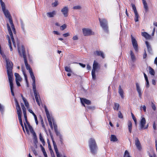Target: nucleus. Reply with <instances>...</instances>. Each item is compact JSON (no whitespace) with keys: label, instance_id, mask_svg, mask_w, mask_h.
<instances>
[{"label":"nucleus","instance_id":"nucleus-1","mask_svg":"<svg viewBox=\"0 0 157 157\" xmlns=\"http://www.w3.org/2000/svg\"><path fill=\"white\" fill-rule=\"evenodd\" d=\"M17 49L19 55L21 57H23V58L24 63L26 69L29 70V71L32 70L30 67V65L28 63L27 59V55L26 54L25 48L24 45H22L21 48L18 44Z\"/></svg>","mask_w":157,"mask_h":157},{"label":"nucleus","instance_id":"nucleus-2","mask_svg":"<svg viewBox=\"0 0 157 157\" xmlns=\"http://www.w3.org/2000/svg\"><path fill=\"white\" fill-rule=\"evenodd\" d=\"M14 101L15 103L16 108L17 110V114L18 115L19 123L22 127L23 131L24 132H25L24 126L23 124L21 119L22 111L21 107L20 106L16 98L14 99Z\"/></svg>","mask_w":157,"mask_h":157},{"label":"nucleus","instance_id":"nucleus-3","mask_svg":"<svg viewBox=\"0 0 157 157\" xmlns=\"http://www.w3.org/2000/svg\"><path fill=\"white\" fill-rule=\"evenodd\" d=\"M6 67L7 71V74L9 79H13V75L12 70L13 64L12 62L9 59H6Z\"/></svg>","mask_w":157,"mask_h":157},{"label":"nucleus","instance_id":"nucleus-4","mask_svg":"<svg viewBox=\"0 0 157 157\" xmlns=\"http://www.w3.org/2000/svg\"><path fill=\"white\" fill-rule=\"evenodd\" d=\"M89 145L91 153L93 155L96 154L97 152L98 146L94 139L90 138L88 142Z\"/></svg>","mask_w":157,"mask_h":157},{"label":"nucleus","instance_id":"nucleus-5","mask_svg":"<svg viewBox=\"0 0 157 157\" xmlns=\"http://www.w3.org/2000/svg\"><path fill=\"white\" fill-rule=\"evenodd\" d=\"M99 68L100 65L97 62L94 60L93 64V69L91 72L92 78L94 80L96 79L95 71L97 69Z\"/></svg>","mask_w":157,"mask_h":157},{"label":"nucleus","instance_id":"nucleus-6","mask_svg":"<svg viewBox=\"0 0 157 157\" xmlns=\"http://www.w3.org/2000/svg\"><path fill=\"white\" fill-rule=\"evenodd\" d=\"M100 25L104 30L106 32L108 31V26L107 21L105 18L101 19L99 18Z\"/></svg>","mask_w":157,"mask_h":157},{"label":"nucleus","instance_id":"nucleus-7","mask_svg":"<svg viewBox=\"0 0 157 157\" xmlns=\"http://www.w3.org/2000/svg\"><path fill=\"white\" fill-rule=\"evenodd\" d=\"M131 37L133 47L135 51L137 52H138V45L137 41L132 35H131Z\"/></svg>","mask_w":157,"mask_h":157},{"label":"nucleus","instance_id":"nucleus-8","mask_svg":"<svg viewBox=\"0 0 157 157\" xmlns=\"http://www.w3.org/2000/svg\"><path fill=\"white\" fill-rule=\"evenodd\" d=\"M82 32L83 34L85 36H89L94 35V33L90 29H82Z\"/></svg>","mask_w":157,"mask_h":157},{"label":"nucleus","instance_id":"nucleus-9","mask_svg":"<svg viewBox=\"0 0 157 157\" xmlns=\"http://www.w3.org/2000/svg\"><path fill=\"white\" fill-rule=\"evenodd\" d=\"M7 27L8 30L10 35L11 38V39L13 45L14 47L16 48V44L15 42V40L13 38V33L8 23L7 24Z\"/></svg>","mask_w":157,"mask_h":157},{"label":"nucleus","instance_id":"nucleus-10","mask_svg":"<svg viewBox=\"0 0 157 157\" xmlns=\"http://www.w3.org/2000/svg\"><path fill=\"white\" fill-rule=\"evenodd\" d=\"M80 100L82 104L84 106H85L84 103L87 105H90L91 103L90 101L85 98H81Z\"/></svg>","mask_w":157,"mask_h":157},{"label":"nucleus","instance_id":"nucleus-11","mask_svg":"<svg viewBox=\"0 0 157 157\" xmlns=\"http://www.w3.org/2000/svg\"><path fill=\"white\" fill-rule=\"evenodd\" d=\"M13 79H9L10 84V88L12 95L13 96H14V94L13 91Z\"/></svg>","mask_w":157,"mask_h":157},{"label":"nucleus","instance_id":"nucleus-12","mask_svg":"<svg viewBox=\"0 0 157 157\" xmlns=\"http://www.w3.org/2000/svg\"><path fill=\"white\" fill-rule=\"evenodd\" d=\"M135 144L137 148L139 150H140L142 149L140 141L139 140V139L137 137L136 138L135 140Z\"/></svg>","mask_w":157,"mask_h":157},{"label":"nucleus","instance_id":"nucleus-13","mask_svg":"<svg viewBox=\"0 0 157 157\" xmlns=\"http://www.w3.org/2000/svg\"><path fill=\"white\" fill-rule=\"evenodd\" d=\"M94 54L95 55L100 56L103 59L104 58L105 56L103 52L100 51H96L94 52Z\"/></svg>","mask_w":157,"mask_h":157},{"label":"nucleus","instance_id":"nucleus-14","mask_svg":"<svg viewBox=\"0 0 157 157\" xmlns=\"http://www.w3.org/2000/svg\"><path fill=\"white\" fill-rule=\"evenodd\" d=\"M61 11L65 17H67L68 16V9L67 7L65 6L62 9Z\"/></svg>","mask_w":157,"mask_h":157},{"label":"nucleus","instance_id":"nucleus-15","mask_svg":"<svg viewBox=\"0 0 157 157\" xmlns=\"http://www.w3.org/2000/svg\"><path fill=\"white\" fill-rule=\"evenodd\" d=\"M136 90L139 94V96L140 98H141L142 94L141 90L140 87L138 83H136Z\"/></svg>","mask_w":157,"mask_h":157},{"label":"nucleus","instance_id":"nucleus-16","mask_svg":"<svg viewBox=\"0 0 157 157\" xmlns=\"http://www.w3.org/2000/svg\"><path fill=\"white\" fill-rule=\"evenodd\" d=\"M9 21L10 23V24L12 28V29L13 31V32L14 33H16V32L15 29V28L14 27V24L13 23V20L12 19V17H10V18H8Z\"/></svg>","mask_w":157,"mask_h":157},{"label":"nucleus","instance_id":"nucleus-17","mask_svg":"<svg viewBox=\"0 0 157 157\" xmlns=\"http://www.w3.org/2000/svg\"><path fill=\"white\" fill-rule=\"evenodd\" d=\"M53 143L54 146V148L57 155V157H60V155L59 152L58 148H57V147L56 145V143L53 140Z\"/></svg>","mask_w":157,"mask_h":157},{"label":"nucleus","instance_id":"nucleus-18","mask_svg":"<svg viewBox=\"0 0 157 157\" xmlns=\"http://www.w3.org/2000/svg\"><path fill=\"white\" fill-rule=\"evenodd\" d=\"M146 121L145 118L144 117H142L140 121V128L142 129L144 127L145 124H146Z\"/></svg>","mask_w":157,"mask_h":157},{"label":"nucleus","instance_id":"nucleus-19","mask_svg":"<svg viewBox=\"0 0 157 157\" xmlns=\"http://www.w3.org/2000/svg\"><path fill=\"white\" fill-rule=\"evenodd\" d=\"M129 53L131 56V60L133 62H134L136 60V58L134 53L132 50H131L130 51Z\"/></svg>","mask_w":157,"mask_h":157},{"label":"nucleus","instance_id":"nucleus-20","mask_svg":"<svg viewBox=\"0 0 157 157\" xmlns=\"http://www.w3.org/2000/svg\"><path fill=\"white\" fill-rule=\"evenodd\" d=\"M145 43L147 48L148 52L149 53H151L152 52V49L151 46L148 41H146Z\"/></svg>","mask_w":157,"mask_h":157},{"label":"nucleus","instance_id":"nucleus-21","mask_svg":"<svg viewBox=\"0 0 157 157\" xmlns=\"http://www.w3.org/2000/svg\"><path fill=\"white\" fill-rule=\"evenodd\" d=\"M118 93L121 98L122 99H123L124 97V91L123 89L121 88V85H120L119 86Z\"/></svg>","mask_w":157,"mask_h":157},{"label":"nucleus","instance_id":"nucleus-22","mask_svg":"<svg viewBox=\"0 0 157 157\" xmlns=\"http://www.w3.org/2000/svg\"><path fill=\"white\" fill-rule=\"evenodd\" d=\"M21 95L25 106L27 108H28L29 106V105L28 102L22 94H21Z\"/></svg>","mask_w":157,"mask_h":157},{"label":"nucleus","instance_id":"nucleus-23","mask_svg":"<svg viewBox=\"0 0 157 157\" xmlns=\"http://www.w3.org/2000/svg\"><path fill=\"white\" fill-rule=\"evenodd\" d=\"M143 4L144 5V7L145 9V12H147L148 10V7L145 0H142Z\"/></svg>","mask_w":157,"mask_h":157},{"label":"nucleus","instance_id":"nucleus-24","mask_svg":"<svg viewBox=\"0 0 157 157\" xmlns=\"http://www.w3.org/2000/svg\"><path fill=\"white\" fill-rule=\"evenodd\" d=\"M3 12L6 18H10V17H11L10 13L7 10L5 9L4 10H3Z\"/></svg>","mask_w":157,"mask_h":157},{"label":"nucleus","instance_id":"nucleus-25","mask_svg":"<svg viewBox=\"0 0 157 157\" xmlns=\"http://www.w3.org/2000/svg\"><path fill=\"white\" fill-rule=\"evenodd\" d=\"M128 126L129 132L130 133H131L132 129V124L130 121H128Z\"/></svg>","mask_w":157,"mask_h":157},{"label":"nucleus","instance_id":"nucleus-26","mask_svg":"<svg viewBox=\"0 0 157 157\" xmlns=\"http://www.w3.org/2000/svg\"><path fill=\"white\" fill-rule=\"evenodd\" d=\"M141 35L147 39H149L150 37V35L146 32H142L141 33Z\"/></svg>","mask_w":157,"mask_h":157},{"label":"nucleus","instance_id":"nucleus-27","mask_svg":"<svg viewBox=\"0 0 157 157\" xmlns=\"http://www.w3.org/2000/svg\"><path fill=\"white\" fill-rule=\"evenodd\" d=\"M55 14L56 12L55 11H53L52 12H48L47 13V16L49 17H53Z\"/></svg>","mask_w":157,"mask_h":157},{"label":"nucleus","instance_id":"nucleus-28","mask_svg":"<svg viewBox=\"0 0 157 157\" xmlns=\"http://www.w3.org/2000/svg\"><path fill=\"white\" fill-rule=\"evenodd\" d=\"M21 105L22 109L24 115H26V109L23 103H21Z\"/></svg>","mask_w":157,"mask_h":157},{"label":"nucleus","instance_id":"nucleus-29","mask_svg":"<svg viewBox=\"0 0 157 157\" xmlns=\"http://www.w3.org/2000/svg\"><path fill=\"white\" fill-rule=\"evenodd\" d=\"M118 140L117 139L115 135H111L110 137V140L113 142H116Z\"/></svg>","mask_w":157,"mask_h":157},{"label":"nucleus","instance_id":"nucleus-30","mask_svg":"<svg viewBox=\"0 0 157 157\" xmlns=\"http://www.w3.org/2000/svg\"><path fill=\"white\" fill-rule=\"evenodd\" d=\"M120 105L118 103H114L113 108L114 110H118Z\"/></svg>","mask_w":157,"mask_h":157},{"label":"nucleus","instance_id":"nucleus-31","mask_svg":"<svg viewBox=\"0 0 157 157\" xmlns=\"http://www.w3.org/2000/svg\"><path fill=\"white\" fill-rule=\"evenodd\" d=\"M31 132L33 133V135L34 136V142L36 144L37 143V137L36 135V133L35 132L33 131V130H32V131H31Z\"/></svg>","mask_w":157,"mask_h":157},{"label":"nucleus","instance_id":"nucleus-32","mask_svg":"<svg viewBox=\"0 0 157 157\" xmlns=\"http://www.w3.org/2000/svg\"><path fill=\"white\" fill-rule=\"evenodd\" d=\"M14 75L16 77V81L17 80V81H20L21 80V78L18 73H15Z\"/></svg>","mask_w":157,"mask_h":157},{"label":"nucleus","instance_id":"nucleus-33","mask_svg":"<svg viewBox=\"0 0 157 157\" xmlns=\"http://www.w3.org/2000/svg\"><path fill=\"white\" fill-rule=\"evenodd\" d=\"M44 109H45V112L46 113V115L47 118H48L51 117L49 114L48 111V109H47V107L46 106H44Z\"/></svg>","mask_w":157,"mask_h":157},{"label":"nucleus","instance_id":"nucleus-34","mask_svg":"<svg viewBox=\"0 0 157 157\" xmlns=\"http://www.w3.org/2000/svg\"><path fill=\"white\" fill-rule=\"evenodd\" d=\"M8 41L9 43V45L10 48V50L11 51H13V49L11 46V42L9 36H8Z\"/></svg>","mask_w":157,"mask_h":157},{"label":"nucleus","instance_id":"nucleus-35","mask_svg":"<svg viewBox=\"0 0 157 157\" xmlns=\"http://www.w3.org/2000/svg\"><path fill=\"white\" fill-rule=\"evenodd\" d=\"M135 14V18L134 20L135 22H137L138 21V18L139 17V15L138 13V12L134 13Z\"/></svg>","mask_w":157,"mask_h":157},{"label":"nucleus","instance_id":"nucleus-36","mask_svg":"<svg viewBox=\"0 0 157 157\" xmlns=\"http://www.w3.org/2000/svg\"><path fill=\"white\" fill-rule=\"evenodd\" d=\"M48 120L49 124V125L51 127V129H53V126L52 121V119L51 118V117L48 118Z\"/></svg>","mask_w":157,"mask_h":157},{"label":"nucleus","instance_id":"nucleus-37","mask_svg":"<svg viewBox=\"0 0 157 157\" xmlns=\"http://www.w3.org/2000/svg\"><path fill=\"white\" fill-rule=\"evenodd\" d=\"M24 118H25V121L26 124H27L28 126L29 127H30L31 126H30V123L29 122V121H28L27 114L25 115H24Z\"/></svg>","mask_w":157,"mask_h":157},{"label":"nucleus","instance_id":"nucleus-38","mask_svg":"<svg viewBox=\"0 0 157 157\" xmlns=\"http://www.w3.org/2000/svg\"><path fill=\"white\" fill-rule=\"evenodd\" d=\"M33 91L34 94L36 93H38L37 92L36 90V86L35 85V82H33Z\"/></svg>","mask_w":157,"mask_h":157},{"label":"nucleus","instance_id":"nucleus-39","mask_svg":"<svg viewBox=\"0 0 157 157\" xmlns=\"http://www.w3.org/2000/svg\"><path fill=\"white\" fill-rule=\"evenodd\" d=\"M149 73L151 75H154L155 74V72L154 70L153 69H152L151 67H149Z\"/></svg>","mask_w":157,"mask_h":157},{"label":"nucleus","instance_id":"nucleus-40","mask_svg":"<svg viewBox=\"0 0 157 157\" xmlns=\"http://www.w3.org/2000/svg\"><path fill=\"white\" fill-rule=\"evenodd\" d=\"M39 138L40 141L43 144L45 143V141L41 134H40L39 135Z\"/></svg>","mask_w":157,"mask_h":157},{"label":"nucleus","instance_id":"nucleus-41","mask_svg":"<svg viewBox=\"0 0 157 157\" xmlns=\"http://www.w3.org/2000/svg\"><path fill=\"white\" fill-rule=\"evenodd\" d=\"M124 157H131L127 150L125 151Z\"/></svg>","mask_w":157,"mask_h":157},{"label":"nucleus","instance_id":"nucleus-42","mask_svg":"<svg viewBox=\"0 0 157 157\" xmlns=\"http://www.w3.org/2000/svg\"><path fill=\"white\" fill-rule=\"evenodd\" d=\"M131 114L132 118L133 120V121H134L135 124H136L137 120H136V118L135 117L134 115L132 113H131Z\"/></svg>","mask_w":157,"mask_h":157},{"label":"nucleus","instance_id":"nucleus-43","mask_svg":"<svg viewBox=\"0 0 157 157\" xmlns=\"http://www.w3.org/2000/svg\"><path fill=\"white\" fill-rule=\"evenodd\" d=\"M118 117L120 118L121 119H123V116L121 113V111H119L118 112Z\"/></svg>","mask_w":157,"mask_h":157},{"label":"nucleus","instance_id":"nucleus-44","mask_svg":"<svg viewBox=\"0 0 157 157\" xmlns=\"http://www.w3.org/2000/svg\"><path fill=\"white\" fill-rule=\"evenodd\" d=\"M22 72L24 75V77L25 78V79L26 81V82L27 83H28V79H27V76L25 73V71L24 70H22Z\"/></svg>","mask_w":157,"mask_h":157},{"label":"nucleus","instance_id":"nucleus-45","mask_svg":"<svg viewBox=\"0 0 157 157\" xmlns=\"http://www.w3.org/2000/svg\"><path fill=\"white\" fill-rule=\"evenodd\" d=\"M65 71L67 72H71V70L70 68L69 67H65Z\"/></svg>","mask_w":157,"mask_h":157},{"label":"nucleus","instance_id":"nucleus-46","mask_svg":"<svg viewBox=\"0 0 157 157\" xmlns=\"http://www.w3.org/2000/svg\"><path fill=\"white\" fill-rule=\"evenodd\" d=\"M1 6L2 7V10H4L6 9H5V4L3 2H0Z\"/></svg>","mask_w":157,"mask_h":157},{"label":"nucleus","instance_id":"nucleus-47","mask_svg":"<svg viewBox=\"0 0 157 157\" xmlns=\"http://www.w3.org/2000/svg\"><path fill=\"white\" fill-rule=\"evenodd\" d=\"M132 8L133 10L134 13L137 12L136 8L134 4H132Z\"/></svg>","mask_w":157,"mask_h":157},{"label":"nucleus","instance_id":"nucleus-48","mask_svg":"<svg viewBox=\"0 0 157 157\" xmlns=\"http://www.w3.org/2000/svg\"><path fill=\"white\" fill-rule=\"evenodd\" d=\"M66 28V25L65 24H63L62 25L60 26V29L62 30H63L65 29Z\"/></svg>","mask_w":157,"mask_h":157},{"label":"nucleus","instance_id":"nucleus-49","mask_svg":"<svg viewBox=\"0 0 157 157\" xmlns=\"http://www.w3.org/2000/svg\"><path fill=\"white\" fill-rule=\"evenodd\" d=\"M34 95L36 100V99H39V98H40V95L38 93L34 94Z\"/></svg>","mask_w":157,"mask_h":157},{"label":"nucleus","instance_id":"nucleus-50","mask_svg":"<svg viewBox=\"0 0 157 157\" xmlns=\"http://www.w3.org/2000/svg\"><path fill=\"white\" fill-rule=\"evenodd\" d=\"M55 132L56 133V135L57 136H59V137H60V136H61L60 134V132L58 131V130H55Z\"/></svg>","mask_w":157,"mask_h":157},{"label":"nucleus","instance_id":"nucleus-51","mask_svg":"<svg viewBox=\"0 0 157 157\" xmlns=\"http://www.w3.org/2000/svg\"><path fill=\"white\" fill-rule=\"evenodd\" d=\"M34 118L35 121L36 122V125L38 124V121L37 120V117L36 115H35V116H34Z\"/></svg>","mask_w":157,"mask_h":157},{"label":"nucleus","instance_id":"nucleus-52","mask_svg":"<svg viewBox=\"0 0 157 157\" xmlns=\"http://www.w3.org/2000/svg\"><path fill=\"white\" fill-rule=\"evenodd\" d=\"M81 8V6H75L73 7V9L74 10L80 9Z\"/></svg>","mask_w":157,"mask_h":157},{"label":"nucleus","instance_id":"nucleus-53","mask_svg":"<svg viewBox=\"0 0 157 157\" xmlns=\"http://www.w3.org/2000/svg\"><path fill=\"white\" fill-rule=\"evenodd\" d=\"M147 56V54L146 53V51L145 50H144V54L143 55V58L144 59H145Z\"/></svg>","mask_w":157,"mask_h":157},{"label":"nucleus","instance_id":"nucleus-54","mask_svg":"<svg viewBox=\"0 0 157 157\" xmlns=\"http://www.w3.org/2000/svg\"><path fill=\"white\" fill-rule=\"evenodd\" d=\"M36 102L37 104L39 106H40V101L41 102V101L40 98H39V99H36Z\"/></svg>","mask_w":157,"mask_h":157},{"label":"nucleus","instance_id":"nucleus-55","mask_svg":"<svg viewBox=\"0 0 157 157\" xmlns=\"http://www.w3.org/2000/svg\"><path fill=\"white\" fill-rule=\"evenodd\" d=\"M36 102L37 104L39 106H40V101L41 102V101L40 98H39V99H36Z\"/></svg>","mask_w":157,"mask_h":157},{"label":"nucleus","instance_id":"nucleus-56","mask_svg":"<svg viewBox=\"0 0 157 157\" xmlns=\"http://www.w3.org/2000/svg\"><path fill=\"white\" fill-rule=\"evenodd\" d=\"M27 56L29 58V61L30 62H31L32 61V59H31V58L30 57V55L29 54V52H27Z\"/></svg>","mask_w":157,"mask_h":157},{"label":"nucleus","instance_id":"nucleus-57","mask_svg":"<svg viewBox=\"0 0 157 157\" xmlns=\"http://www.w3.org/2000/svg\"><path fill=\"white\" fill-rule=\"evenodd\" d=\"M53 124L54 131L55 130H58L57 126V125H56V124L55 123L53 122Z\"/></svg>","mask_w":157,"mask_h":157},{"label":"nucleus","instance_id":"nucleus-58","mask_svg":"<svg viewBox=\"0 0 157 157\" xmlns=\"http://www.w3.org/2000/svg\"><path fill=\"white\" fill-rule=\"evenodd\" d=\"M151 107L154 111H155L156 110L155 106V105L153 103H152Z\"/></svg>","mask_w":157,"mask_h":157},{"label":"nucleus","instance_id":"nucleus-59","mask_svg":"<svg viewBox=\"0 0 157 157\" xmlns=\"http://www.w3.org/2000/svg\"><path fill=\"white\" fill-rule=\"evenodd\" d=\"M53 6L56 7L58 5V2L57 1H56L52 3Z\"/></svg>","mask_w":157,"mask_h":157},{"label":"nucleus","instance_id":"nucleus-60","mask_svg":"<svg viewBox=\"0 0 157 157\" xmlns=\"http://www.w3.org/2000/svg\"><path fill=\"white\" fill-rule=\"evenodd\" d=\"M59 138H60V144H63V139L62 138V136H60V137H59Z\"/></svg>","mask_w":157,"mask_h":157},{"label":"nucleus","instance_id":"nucleus-61","mask_svg":"<svg viewBox=\"0 0 157 157\" xmlns=\"http://www.w3.org/2000/svg\"><path fill=\"white\" fill-rule=\"evenodd\" d=\"M31 77L32 79L33 82H35V77L34 75L31 76Z\"/></svg>","mask_w":157,"mask_h":157},{"label":"nucleus","instance_id":"nucleus-62","mask_svg":"<svg viewBox=\"0 0 157 157\" xmlns=\"http://www.w3.org/2000/svg\"><path fill=\"white\" fill-rule=\"evenodd\" d=\"M146 87L147 88H148L149 86V82L148 79L147 80H146Z\"/></svg>","mask_w":157,"mask_h":157},{"label":"nucleus","instance_id":"nucleus-63","mask_svg":"<svg viewBox=\"0 0 157 157\" xmlns=\"http://www.w3.org/2000/svg\"><path fill=\"white\" fill-rule=\"evenodd\" d=\"M40 146L41 147V150H42L43 154L46 153V152L44 148L41 145H40Z\"/></svg>","mask_w":157,"mask_h":157},{"label":"nucleus","instance_id":"nucleus-64","mask_svg":"<svg viewBox=\"0 0 157 157\" xmlns=\"http://www.w3.org/2000/svg\"><path fill=\"white\" fill-rule=\"evenodd\" d=\"M29 111L34 116H35L36 114L34 113L33 112L32 110L29 109Z\"/></svg>","mask_w":157,"mask_h":157}]
</instances>
